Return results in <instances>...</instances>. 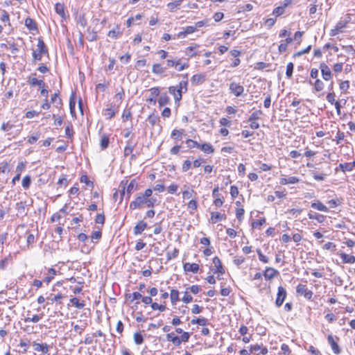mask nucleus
<instances>
[{
	"instance_id": "obj_1",
	"label": "nucleus",
	"mask_w": 355,
	"mask_h": 355,
	"mask_svg": "<svg viewBox=\"0 0 355 355\" xmlns=\"http://www.w3.org/2000/svg\"><path fill=\"white\" fill-rule=\"evenodd\" d=\"M37 49L33 51L32 55L34 61H40L43 55L48 54V49L42 37H38Z\"/></svg>"
},
{
	"instance_id": "obj_2",
	"label": "nucleus",
	"mask_w": 355,
	"mask_h": 355,
	"mask_svg": "<svg viewBox=\"0 0 355 355\" xmlns=\"http://www.w3.org/2000/svg\"><path fill=\"white\" fill-rule=\"evenodd\" d=\"M147 199V198L140 193L134 200L130 203V209L131 210H134L146 207Z\"/></svg>"
},
{
	"instance_id": "obj_3",
	"label": "nucleus",
	"mask_w": 355,
	"mask_h": 355,
	"mask_svg": "<svg viewBox=\"0 0 355 355\" xmlns=\"http://www.w3.org/2000/svg\"><path fill=\"white\" fill-rule=\"evenodd\" d=\"M319 68L321 71L322 77L325 81H329L332 79L333 73L331 69L325 62H321Z\"/></svg>"
},
{
	"instance_id": "obj_4",
	"label": "nucleus",
	"mask_w": 355,
	"mask_h": 355,
	"mask_svg": "<svg viewBox=\"0 0 355 355\" xmlns=\"http://www.w3.org/2000/svg\"><path fill=\"white\" fill-rule=\"evenodd\" d=\"M286 297V289L282 286H279L278 289H277V297H276V300H275V305L277 307L281 306L282 305V304L284 303V301Z\"/></svg>"
},
{
	"instance_id": "obj_5",
	"label": "nucleus",
	"mask_w": 355,
	"mask_h": 355,
	"mask_svg": "<svg viewBox=\"0 0 355 355\" xmlns=\"http://www.w3.org/2000/svg\"><path fill=\"white\" fill-rule=\"evenodd\" d=\"M26 202L20 201L16 203L15 209H17V216L18 217H24L27 214Z\"/></svg>"
},
{
	"instance_id": "obj_6",
	"label": "nucleus",
	"mask_w": 355,
	"mask_h": 355,
	"mask_svg": "<svg viewBox=\"0 0 355 355\" xmlns=\"http://www.w3.org/2000/svg\"><path fill=\"white\" fill-rule=\"evenodd\" d=\"M159 87H153L150 89V96L147 98V102H149L150 104L155 105L157 102L156 98L159 94Z\"/></svg>"
},
{
	"instance_id": "obj_7",
	"label": "nucleus",
	"mask_w": 355,
	"mask_h": 355,
	"mask_svg": "<svg viewBox=\"0 0 355 355\" xmlns=\"http://www.w3.org/2000/svg\"><path fill=\"white\" fill-rule=\"evenodd\" d=\"M230 90L236 96L239 97L243 94V92L244 91V88L243 86L240 85L239 84H237L236 83H232L230 85Z\"/></svg>"
},
{
	"instance_id": "obj_8",
	"label": "nucleus",
	"mask_w": 355,
	"mask_h": 355,
	"mask_svg": "<svg viewBox=\"0 0 355 355\" xmlns=\"http://www.w3.org/2000/svg\"><path fill=\"white\" fill-rule=\"evenodd\" d=\"M213 263L215 267V269H214V273H218L220 275H223L225 273V269L223 267L220 259L218 257H214Z\"/></svg>"
},
{
	"instance_id": "obj_9",
	"label": "nucleus",
	"mask_w": 355,
	"mask_h": 355,
	"mask_svg": "<svg viewBox=\"0 0 355 355\" xmlns=\"http://www.w3.org/2000/svg\"><path fill=\"white\" fill-rule=\"evenodd\" d=\"M33 346L34 347L35 351L41 352L44 354H46L49 353V345L46 343H37L36 342L33 343Z\"/></svg>"
},
{
	"instance_id": "obj_10",
	"label": "nucleus",
	"mask_w": 355,
	"mask_h": 355,
	"mask_svg": "<svg viewBox=\"0 0 355 355\" xmlns=\"http://www.w3.org/2000/svg\"><path fill=\"white\" fill-rule=\"evenodd\" d=\"M328 343L330 345L331 349L336 354H340L341 352V350L336 343L335 341L334 337L332 335H329L327 338Z\"/></svg>"
},
{
	"instance_id": "obj_11",
	"label": "nucleus",
	"mask_w": 355,
	"mask_h": 355,
	"mask_svg": "<svg viewBox=\"0 0 355 355\" xmlns=\"http://www.w3.org/2000/svg\"><path fill=\"white\" fill-rule=\"evenodd\" d=\"M345 26V22L343 21H338L335 26V27L330 31V36L333 37L337 35L341 31V30L344 28Z\"/></svg>"
},
{
	"instance_id": "obj_12",
	"label": "nucleus",
	"mask_w": 355,
	"mask_h": 355,
	"mask_svg": "<svg viewBox=\"0 0 355 355\" xmlns=\"http://www.w3.org/2000/svg\"><path fill=\"white\" fill-rule=\"evenodd\" d=\"M299 182L300 179L295 176L282 178L279 180V183L282 185L294 184L298 183Z\"/></svg>"
},
{
	"instance_id": "obj_13",
	"label": "nucleus",
	"mask_w": 355,
	"mask_h": 355,
	"mask_svg": "<svg viewBox=\"0 0 355 355\" xmlns=\"http://www.w3.org/2000/svg\"><path fill=\"white\" fill-rule=\"evenodd\" d=\"M136 145L137 144L134 143L131 139L128 140L123 151L124 156L127 157L131 155Z\"/></svg>"
},
{
	"instance_id": "obj_14",
	"label": "nucleus",
	"mask_w": 355,
	"mask_h": 355,
	"mask_svg": "<svg viewBox=\"0 0 355 355\" xmlns=\"http://www.w3.org/2000/svg\"><path fill=\"white\" fill-rule=\"evenodd\" d=\"M308 217L309 219L316 220L319 223H323L326 219L325 216L311 211L308 213Z\"/></svg>"
},
{
	"instance_id": "obj_15",
	"label": "nucleus",
	"mask_w": 355,
	"mask_h": 355,
	"mask_svg": "<svg viewBox=\"0 0 355 355\" xmlns=\"http://www.w3.org/2000/svg\"><path fill=\"white\" fill-rule=\"evenodd\" d=\"M147 227V223L144 220L139 221L134 227V234L138 235L142 233V232Z\"/></svg>"
},
{
	"instance_id": "obj_16",
	"label": "nucleus",
	"mask_w": 355,
	"mask_h": 355,
	"mask_svg": "<svg viewBox=\"0 0 355 355\" xmlns=\"http://www.w3.org/2000/svg\"><path fill=\"white\" fill-rule=\"evenodd\" d=\"M196 31V26H187L183 31H181L178 33V37L179 38H184L187 35L191 34Z\"/></svg>"
},
{
	"instance_id": "obj_17",
	"label": "nucleus",
	"mask_w": 355,
	"mask_h": 355,
	"mask_svg": "<svg viewBox=\"0 0 355 355\" xmlns=\"http://www.w3.org/2000/svg\"><path fill=\"white\" fill-rule=\"evenodd\" d=\"M184 270L187 272H191L194 274L198 273L199 270V266L196 263H186L184 264Z\"/></svg>"
},
{
	"instance_id": "obj_18",
	"label": "nucleus",
	"mask_w": 355,
	"mask_h": 355,
	"mask_svg": "<svg viewBox=\"0 0 355 355\" xmlns=\"http://www.w3.org/2000/svg\"><path fill=\"white\" fill-rule=\"evenodd\" d=\"M279 274V272L272 268H267L264 272V277L266 279H271L274 278L277 275Z\"/></svg>"
},
{
	"instance_id": "obj_19",
	"label": "nucleus",
	"mask_w": 355,
	"mask_h": 355,
	"mask_svg": "<svg viewBox=\"0 0 355 355\" xmlns=\"http://www.w3.org/2000/svg\"><path fill=\"white\" fill-rule=\"evenodd\" d=\"M205 80V75L202 73L195 74L191 78V81L194 85H200L204 83Z\"/></svg>"
},
{
	"instance_id": "obj_20",
	"label": "nucleus",
	"mask_w": 355,
	"mask_h": 355,
	"mask_svg": "<svg viewBox=\"0 0 355 355\" xmlns=\"http://www.w3.org/2000/svg\"><path fill=\"white\" fill-rule=\"evenodd\" d=\"M311 207L313 209H315L320 211H324V212L329 211L328 207L327 206H325L324 205H323L322 202L320 201L312 202L311 205Z\"/></svg>"
},
{
	"instance_id": "obj_21",
	"label": "nucleus",
	"mask_w": 355,
	"mask_h": 355,
	"mask_svg": "<svg viewBox=\"0 0 355 355\" xmlns=\"http://www.w3.org/2000/svg\"><path fill=\"white\" fill-rule=\"evenodd\" d=\"M199 149H200L206 154H212L214 152V148H213L212 145L209 143L200 144Z\"/></svg>"
},
{
	"instance_id": "obj_22",
	"label": "nucleus",
	"mask_w": 355,
	"mask_h": 355,
	"mask_svg": "<svg viewBox=\"0 0 355 355\" xmlns=\"http://www.w3.org/2000/svg\"><path fill=\"white\" fill-rule=\"evenodd\" d=\"M340 257L345 263H354L355 262V257L354 255H349L342 252L340 254Z\"/></svg>"
},
{
	"instance_id": "obj_23",
	"label": "nucleus",
	"mask_w": 355,
	"mask_h": 355,
	"mask_svg": "<svg viewBox=\"0 0 355 355\" xmlns=\"http://www.w3.org/2000/svg\"><path fill=\"white\" fill-rule=\"evenodd\" d=\"M336 171H338V170L342 171L343 172H351L352 171V168L351 167V164L349 162H345V163H340L338 167L336 168Z\"/></svg>"
},
{
	"instance_id": "obj_24",
	"label": "nucleus",
	"mask_w": 355,
	"mask_h": 355,
	"mask_svg": "<svg viewBox=\"0 0 355 355\" xmlns=\"http://www.w3.org/2000/svg\"><path fill=\"white\" fill-rule=\"evenodd\" d=\"M188 82L187 80H182L180 83L178 87L177 92L178 93V96H176V101H180L182 98V88L185 89V91L187 90V86Z\"/></svg>"
},
{
	"instance_id": "obj_25",
	"label": "nucleus",
	"mask_w": 355,
	"mask_h": 355,
	"mask_svg": "<svg viewBox=\"0 0 355 355\" xmlns=\"http://www.w3.org/2000/svg\"><path fill=\"white\" fill-rule=\"evenodd\" d=\"M25 26L29 31H37V27L35 21L30 17H27L26 19Z\"/></svg>"
},
{
	"instance_id": "obj_26",
	"label": "nucleus",
	"mask_w": 355,
	"mask_h": 355,
	"mask_svg": "<svg viewBox=\"0 0 355 355\" xmlns=\"http://www.w3.org/2000/svg\"><path fill=\"white\" fill-rule=\"evenodd\" d=\"M166 67H162L160 64H155L153 65L152 72L154 74L160 75L165 72Z\"/></svg>"
},
{
	"instance_id": "obj_27",
	"label": "nucleus",
	"mask_w": 355,
	"mask_h": 355,
	"mask_svg": "<svg viewBox=\"0 0 355 355\" xmlns=\"http://www.w3.org/2000/svg\"><path fill=\"white\" fill-rule=\"evenodd\" d=\"M225 218V215L221 214L219 212L211 213V219L213 223H216L218 221Z\"/></svg>"
},
{
	"instance_id": "obj_28",
	"label": "nucleus",
	"mask_w": 355,
	"mask_h": 355,
	"mask_svg": "<svg viewBox=\"0 0 355 355\" xmlns=\"http://www.w3.org/2000/svg\"><path fill=\"white\" fill-rule=\"evenodd\" d=\"M116 110H114L112 107H107L103 111V115L106 117L107 119L110 120L112 117L114 116Z\"/></svg>"
},
{
	"instance_id": "obj_29",
	"label": "nucleus",
	"mask_w": 355,
	"mask_h": 355,
	"mask_svg": "<svg viewBox=\"0 0 355 355\" xmlns=\"http://www.w3.org/2000/svg\"><path fill=\"white\" fill-rule=\"evenodd\" d=\"M309 83L311 85H313L314 89L317 92L322 91L324 89V83L321 80H320L318 78L316 79L313 83L311 81H310Z\"/></svg>"
},
{
	"instance_id": "obj_30",
	"label": "nucleus",
	"mask_w": 355,
	"mask_h": 355,
	"mask_svg": "<svg viewBox=\"0 0 355 355\" xmlns=\"http://www.w3.org/2000/svg\"><path fill=\"white\" fill-rule=\"evenodd\" d=\"M55 10L61 17H65L64 7V5L60 3H57L55 5Z\"/></svg>"
},
{
	"instance_id": "obj_31",
	"label": "nucleus",
	"mask_w": 355,
	"mask_h": 355,
	"mask_svg": "<svg viewBox=\"0 0 355 355\" xmlns=\"http://www.w3.org/2000/svg\"><path fill=\"white\" fill-rule=\"evenodd\" d=\"M191 323L192 324H197L200 326H205L208 323V320L205 318H194V319H192L191 321Z\"/></svg>"
},
{
	"instance_id": "obj_32",
	"label": "nucleus",
	"mask_w": 355,
	"mask_h": 355,
	"mask_svg": "<svg viewBox=\"0 0 355 355\" xmlns=\"http://www.w3.org/2000/svg\"><path fill=\"white\" fill-rule=\"evenodd\" d=\"M70 303L71 305L74 306L78 309H82L85 306V303L83 302H80L77 297H72L70 299Z\"/></svg>"
},
{
	"instance_id": "obj_33",
	"label": "nucleus",
	"mask_w": 355,
	"mask_h": 355,
	"mask_svg": "<svg viewBox=\"0 0 355 355\" xmlns=\"http://www.w3.org/2000/svg\"><path fill=\"white\" fill-rule=\"evenodd\" d=\"M169 101H170V98H169V97L168 96V95H167L166 94H162L159 96V99H158V103H159V105L160 107H162V106H164V105H165L168 104V102H169Z\"/></svg>"
},
{
	"instance_id": "obj_34",
	"label": "nucleus",
	"mask_w": 355,
	"mask_h": 355,
	"mask_svg": "<svg viewBox=\"0 0 355 355\" xmlns=\"http://www.w3.org/2000/svg\"><path fill=\"white\" fill-rule=\"evenodd\" d=\"M171 301L173 304H175L179 300V292L176 289H172L170 294Z\"/></svg>"
},
{
	"instance_id": "obj_35",
	"label": "nucleus",
	"mask_w": 355,
	"mask_h": 355,
	"mask_svg": "<svg viewBox=\"0 0 355 355\" xmlns=\"http://www.w3.org/2000/svg\"><path fill=\"white\" fill-rule=\"evenodd\" d=\"M49 275L46 277L44 279V282L47 284H49L54 278L55 275H56L57 271L54 268H51L49 270Z\"/></svg>"
},
{
	"instance_id": "obj_36",
	"label": "nucleus",
	"mask_w": 355,
	"mask_h": 355,
	"mask_svg": "<svg viewBox=\"0 0 355 355\" xmlns=\"http://www.w3.org/2000/svg\"><path fill=\"white\" fill-rule=\"evenodd\" d=\"M184 133V130L183 129H181V130H173L171 134V137L172 139H182V136Z\"/></svg>"
},
{
	"instance_id": "obj_37",
	"label": "nucleus",
	"mask_w": 355,
	"mask_h": 355,
	"mask_svg": "<svg viewBox=\"0 0 355 355\" xmlns=\"http://www.w3.org/2000/svg\"><path fill=\"white\" fill-rule=\"evenodd\" d=\"M120 34H121V33L119 31V27L116 26L115 28L108 32L107 35L111 38L116 39Z\"/></svg>"
},
{
	"instance_id": "obj_38",
	"label": "nucleus",
	"mask_w": 355,
	"mask_h": 355,
	"mask_svg": "<svg viewBox=\"0 0 355 355\" xmlns=\"http://www.w3.org/2000/svg\"><path fill=\"white\" fill-rule=\"evenodd\" d=\"M136 187H137V183H136L135 180H132L130 181V182L128 184L127 189H126V191L128 193V198H130L132 192L133 191V190L135 189Z\"/></svg>"
},
{
	"instance_id": "obj_39",
	"label": "nucleus",
	"mask_w": 355,
	"mask_h": 355,
	"mask_svg": "<svg viewBox=\"0 0 355 355\" xmlns=\"http://www.w3.org/2000/svg\"><path fill=\"white\" fill-rule=\"evenodd\" d=\"M110 139L107 135H103L101 137L100 146L102 150L107 148L109 146Z\"/></svg>"
},
{
	"instance_id": "obj_40",
	"label": "nucleus",
	"mask_w": 355,
	"mask_h": 355,
	"mask_svg": "<svg viewBox=\"0 0 355 355\" xmlns=\"http://www.w3.org/2000/svg\"><path fill=\"white\" fill-rule=\"evenodd\" d=\"M183 0H175L174 2H170L167 4V7L171 11L174 10L182 3Z\"/></svg>"
},
{
	"instance_id": "obj_41",
	"label": "nucleus",
	"mask_w": 355,
	"mask_h": 355,
	"mask_svg": "<svg viewBox=\"0 0 355 355\" xmlns=\"http://www.w3.org/2000/svg\"><path fill=\"white\" fill-rule=\"evenodd\" d=\"M294 64L293 62H288L286 65V75L288 78H291L293 75Z\"/></svg>"
},
{
	"instance_id": "obj_42",
	"label": "nucleus",
	"mask_w": 355,
	"mask_h": 355,
	"mask_svg": "<svg viewBox=\"0 0 355 355\" xmlns=\"http://www.w3.org/2000/svg\"><path fill=\"white\" fill-rule=\"evenodd\" d=\"M51 102L53 103H55L56 107H59L62 105V100L59 97L58 93H55L51 96Z\"/></svg>"
},
{
	"instance_id": "obj_43",
	"label": "nucleus",
	"mask_w": 355,
	"mask_h": 355,
	"mask_svg": "<svg viewBox=\"0 0 355 355\" xmlns=\"http://www.w3.org/2000/svg\"><path fill=\"white\" fill-rule=\"evenodd\" d=\"M175 67L177 71H182L184 69L188 68L189 67V64L187 63L182 64L181 62H180V60H178L175 62Z\"/></svg>"
},
{
	"instance_id": "obj_44",
	"label": "nucleus",
	"mask_w": 355,
	"mask_h": 355,
	"mask_svg": "<svg viewBox=\"0 0 355 355\" xmlns=\"http://www.w3.org/2000/svg\"><path fill=\"white\" fill-rule=\"evenodd\" d=\"M339 88L343 92V93H346L347 91L349 89V81L348 80H344V81H341L340 85H339Z\"/></svg>"
},
{
	"instance_id": "obj_45",
	"label": "nucleus",
	"mask_w": 355,
	"mask_h": 355,
	"mask_svg": "<svg viewBox=\"0 0 355 355\" xmlns=\"http://www.w3.org/2000/svg\"><path fill=\"white\" fill-rule=\"evenodd\" d=\"M263 114V112L261 110H257L252 113L250 116L248 121H256L260 118V116Z\"/></svg>"
},
{
	"instance_id": "obj_46",
	"label": "nucleus",
	"mask_w": 355,
	"mask_h": 355,
	"mask_svg": "<svg viewBox=\"0 0 355 355\" xmlns=\"http://www.w3.org/2000/svg\"><path fill=\"white\" fill-rule=\"evenodd\" d=\"M151 308L153 310H159L161 312H163L166 310V307L165 305L163 304H159L157 302H153L151 304Z\"/></svg>"
},
{
	"instance_id": "obj_47",
	"label": "nucleus",
	"mask_w": 355,
	"mask_h": 355,
	"mask_svg": "<svg viewBox=\"0 0 355 355\" xmlns=\"http://www.w3.org/2000/svg\"><path fill=\"white\" fill-rule=\"evenodd\" d=\"M41 318H42V316H40L39 315H34L31 318H30V317L25 318L24 319V320L25 322H37L41 320Z\"/></svg>"
},
{
	"instance_id": "obj_48",
	"label": "nucleus",
	"mask_w": 355,
	"mask_h": 355,
	"mask_svg": "<svg viewBox=\"0 0 355 355\" xmlns=\"http://www.w3.org/2000/svg\"><path fill=\"white\" fill-rule=\"evenodd\" d=\"M159 118L158 116H157L154 114H152L148 116L147 120L151 125H155L157 123V122L159 121Z\"/></svg>"
},
{
	"instance_id": "obj_49",
	"label": "nucleus",
	"mask_w": 355,
	"mask_h": 355,
	"mask_svg": "<svg viewBox=\"0 0 355 355\" xmlns=\"http://www.w3.org/2000/svg\"><path fill=\"white\" fill-rule=\"evenodd\" d=\"M257 252L259 259L260 261H261L264 263H268V261H269L268 258L262 253V252L260 249H257Z\"/></svg>"
},
{
	"instance_id": "obj_50",
	"label": "nucleus",
	"mask_w": 355,
	"mask_h": 355,
	"mask_svg": "<svg viewBox=\"0 0 355 355\" xmlns=\"http://www.w3.org/2000/svg\"><path fill=\"white\" fill-rule=\"evenodd\" d=\"M186 144H187V146L190 148H200V144H198L196 141H194L193 139H189L186 141Z\"/></svg>"
},
{
	"instance_id": "obj_51",
	"label": "nucleus",
	"mask_w": 355,
	"mask_h": 355,
	"mask_svg": "<svg viewBox=\"0 0 355 355\" xmlns=\"http://www.w3.org/2000/svg\"><path fill=\"white\" fill-rule=\"evenodd\" d=\"M63 298V295L61 293H58L54 296L51 295L47 297V300L51 302V304H53L55 302H60L61 299Z\"/></svg>"
},
{
	"instance_id": "obj_52",
	"label": "nucleus",
	"mask_w": 355,
	"mask_h": 355,
	"mask_svg": "<svg viewBox=\"0 0 355 355\" xmlns=\"http://www.w3.org/2000/svg\"><path fill=\"white\" fill-rule=\"evenodd\" d=\"M31 183V179L29 175L25 176L22 180V187L27 189L29 188Z\"/></svg>"
},
{
	"instance_id": "obj_53",
	"label": "nucleus",
	"mask_w": 355,
	"mask_h": 355,
	"mask_svg": "<svg viewBox=\"0 0 355 355\" xmlns=\"http://www.w3.org/2000/svg\"><path fill=\"white\" fill-rule=\"evenodd\" d=\"M179 254V250L177 248H174L173 252L171 253L167 252V260L170 261L172 259H175L178 257Z\"/></svg>"
},
{
	"instance_id": "obj_54",
	"label": "nucleus",
	"mask_w": 355,
	"mask_h": 355,
	"mask_svg": "<svg viewBox=\"0 0 355 355\" xmlns=\"http://www.w3.org/2000/svg\"><path fill=\"white\" fill-rule=\"evenodd\" d=\"M307 290L306 286L304 284H298L296 288L297 293L302 295H303Z\"/></svg>"
},
{
	"instance_id": "obj_55",
	"label": "nucleus",
	"mask_w": 355,
	"mask_h": 355,
	"mask_svg": "<svg viewBox=\"0 0 355 355\" xmlns=\"http://www.w3.org/2000/svg\"><path fill=\"white\" fill-rule=\"evenodd\" d=\"M261 349V346L259 345H252L250 347V352L252 354H254L255 355H258L260 353V350Z\"/></svg>"
},
{
	"instance_id": "obj_56",
	"label": "nucleus",
	"mask_w": 355,
	"mask_h": 355,
	"mask_svg": "<svg viewBox=\"0 0 355 355\" xmlns=\"http://www.w3.org/2000/svg\"><path fill=\"white\" fill-rule=\"evenodd\" d=\"M265 223H266V219L264 218H261L259 220H256L252 223V227L257 228L259 225H263Z\"/></svg>"
},
{
	"instance_id": "obj_57",
	"label": "nucleus",
	"mask_w": 355,
	"mask_h": 355,
	"mask_svg": "<svg viewBox=\"0 0 355 355\" xmlns=\"http://www.w3.org/2000/svg\"><path fill=\"white\" fill-rule=\"evenodd\" d=\"M285 10L281 6H278L273 10L272 14L275 17H279L284 13Z\"/></svg>"
},
{
	"instance_id": "obj_58",
	"label": "nucleus",
	"mask_w": 355,
	"mask_h": 355,
	"mask_svg": "<svg viewBox=\"0 0 355 355\" xmlns=\"http://www.w3.org/2000/svg\"><path fill=\"white\" fill-rule=\"evenodd\" d=\"M135 343L137 345H140L144 342L143 336L140 333H135L134 334Z\"/></svg>"
},
{
	"instance_id": "obj_59",
	"label": "nucleus",
	"mask_w": 355,
	"mask_h": 355,
	"mask_svg": "<svg viewBox=\"0 0 355 355\" xmlns=\"http://www.w3.org/2000/svg\"><path fill=\"white\" fill-rule=\"evenodd\" d=\"M335 97H336V94H335L334 92H331L327 94V95L326 96V99L329 103L333 105L336 102Z\"/></svg>"
},
{
	"instance_id": "obj_60",
	"label": "nucleus",
	"mask_w": 355,
	"mask_h": 355,
	"mask_svg": "<svg viewBox=\"0 0 355 355\" xmlns=\"http://www.w3.org/2000/svg\"><path fill=\"white\" fill-rule=\"evenodd\" d=\"M344 138H345V133L343 132H340V130H338L337 132L336 139H335L337 144H340L342 142V141L344 139Z\"/></svg>"
},
{
	"instance_id": "obj_61",
	"label": "nucleus",
	"mask_w": 355,
	"mask_h": 355,
	"mask_svg": "<svg viewBox=\"0 0 355 355\" xmlns=\"http://www.w3.org/2000/svg\"><path fill=\"white\" fill-rule=\"evenodd\" d=\"M95 222L97 224L103 225L105 223V216L103 214H98L95 218Z\"/></svg>"
},
{
	"instance_id": "obj_62",
	"label": "nucleus",
	"mask_w": 355,
	"mask_h": 355,
	"mask_svg": "<svg viewBox=\"0 0 355 355\" xmlns=\"http://www.w3.org/2000/svg\"><path fill=\"white\" fill-rule=\"evenodd\" d=\"M244 213H245V211H244V209L243 208H239V209H236V218L239 221H241L243 220Z\"/></svg>"
},
{
	"instance_id": "obj_63",
	"label": "nucleus",
	"mask_w": 355,
	"mask_h": 355,
	"mask_svg": "<svg viewBox=\"0 0 355 355\" xmlns=\"http://www.w3.org/2000/svg\"><path fill=\"white\" fill-rule=\"evenodd\" d=\"M157 205V199L154 198H148L147 199L146 207H154Z\"/></svg>"
},
{
	"instance_id": "obj_64",
	"label": "nucleus",
	"mask_w": 355,
	"mask_h": 355,
	"mask_svg": "<svg viewBox=\"0 0 355 355\" xmlns=\"http://www.w3.org/2000/svg\"><path fill=\"white\" fill-rule=\"evenodd\" d=\"M230 194L233 198H235L239 195V190L237 187L233 185L230 187Z\"/></svg>"
}]
</instances>
